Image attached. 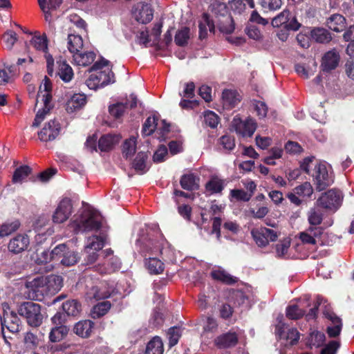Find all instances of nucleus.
Instances as JSON below:
<instances>
[{"instance_id":"42","label":"nucleus","mask_w":354,"mask_h":354,"mask_svg":"<svg viewBox=\"0 0 354 354\" xmlns=\"http://www.w3.org/2000/svg\"><path fill=\"white\" fill-rule=\"evenodd\" d=\"M225 185V181L217 177L212 178L206 184V190L210 194L220 193Z\"/></svg>"},{"instance_id":"62","label":"nucleus","mask_w":354,"mask_h":354,"mask_svg":"<svg viewBox=\"0 0 354 354\" xmlns=\"http://www.w3.org/2000/svg\"><path fill=\"white\" fill-rule=\"evenodd\" d=\"M7 305L3 306V316L1 319V322H4L6 324H19V319L17 316L16 313L13 311H8L5 308Z\"/></svg>"},{"instance_id":"15","label":"nucleus","mask_w":354,"mask_h":354,"mask_svg":"<svg viewBox=\"0 0 354 354\" xmlns=\"http://www.w3.org/2000/svg\"><path fill=\"white\" fill-rule=\"evenodd\" d=\"M72 213V204L69 199L60 201L53 216V222L62 223L66 221Z\"/></svg>"},{"instance_id":"2","label":"nucleus","mask_w":354,"mask_h":354,"mask_svg":"<svg viewBox=\"0 0 354 354\" xmlns=\"http://www.w3.org/2000/svg\"><path fill=\"white\" fill-rule=\"evenodd\" d=\"M51 82L50 80L45 77L42 81L37 93L35 106L39 107L35 118L32 123V127H37L45 119L47 114L49 113L52 105L51 101Z\"/></svg>"},{"instance_id":"57","label":"nucleus","mask_w":354,"mask_h":354,"mask_svg":"<svg viewBox=\"0 0 354 354\" xmlns=\"http://www.w3.org/2000/svg\"><path fill=\"white\" fill-rule=\"evenodd\" d=\"M3 41L6 48L10 50L17 40V34L13 30H8L3 35Z\"/></svg>"},{"instance_id":"22","label":"nucleus","mask_w":354,"mask_h":354,"mask_svg":"<svg viewBox=\"0 0 354 354\" xmlns=\"http://www.w3.org/2000/svg\"><path fill=\"white\" fill-rule=\"evenodd\" d=\"M67 250V247L65 244H60L56 246L50 252L44 251L41 252V257L38 259L41 263H47L53 259L59 260L63 258L64 254Z\"/></svg>"},{"instance_id":"37","label":"nucleus","mask_w":354,"mask_h":354,"mask_svg":"<svg viewBox=\"0 0 354 354\" xmlns=\"http://www.w3.org/2000/svg\"><path fill=\"white\" fill-rule=\"evenodd\" d=\"M69 329L67 326L61 325L50 330L49 339L51 342H59L66 337Z\"/></svg>"},{"instance_id":"47","label":"nucleus","mask_w":354,"mask_h":354,"mask_svg":"<svg viewBox=\"0 0 354 354\" xmlns=\"http://www.w3.org/2000/svg\"><path fill=\"white\" fill-rule=\"evenodd\" d=\"M145 264L150 273L159 274L164 270L163 263L156 258H149Z\"/></svg>"},{"instance_id":"14","label":"nucleus","mask_w":354,"mask_h":354,"mask_svg":"<svg viewBox=\"0 0 354 354\" xmlns=\"http://www.w3.org/2000/svg\"><path fill=\"white\" fill-rule=\"evenodd\" d=\"M61 127L56 120H50L43 129L38 132L40 140L47 142L55 139L59 134Z\"/></svg>"},{"instance_id":"38","label":"nucleus","mask_w":354,"mask_h":354,"mask_svg":"<svg viewBox=\"0 0 354 354\" xmlns=\"http://www.w3.org/2000/svg\"><path fill=\"white\" fill-rule=\"evenodd\" d=\"M48 292L53 294L58 292L62 287V278L57 275H50L46 277Z\"/></svg>"},{"instance_id":"46","label":"nucleus","mask_w":354,"mask_h":354,"mask_svg":"<svg viewBox=\"0 0 354 354\" xmlns=\"http://www.w3.org/2000/svg\"><path fill=\"white\" fill-rule=\"evenodd\" d=\"M137 150V137L132 136L126 139L122 145V153L124 155H135Z\"/></svg>"},{"instance_id":"49","label":"nucleus","mask_w":354,"mask_h":354,"mask_svg":"<svg viewBox=\"0 0 354 354\" xmlns=\"http://www.w3.org/2000/svg\"><path fill=\"white\" fill-rule=\"evenodd\" d=\"M30 171L31 169L28 166H21L16 169L12 176V182L14 183H22L28 177Z\"/></svg>"},{"instance_id":"56","label":"nucleus","mask_w":354,"mask_h":354,"mask_svg":"<svg viewBox=\"0 0 354 354\" xmlns=\"http://www.w3.org/2000/svg\"><path fill=\"white\" fill-rule=\"evenodd\" d=\"M169 341V346H175L181 336V329L179 327H171L169 329L167 333Z\"/></svg>"},{"instance_id":"33","label":"nucleus","mask_w":354,"mask_h":354,"mask_svg":"<svg viewBox=\"0 0 354 354\" xmlns=\"http://www.w3.org/2000/svg\"><path fill=\"white\" fill-rule=\"evenodd\" d=\"M57 75L64 82H69L73 77L74 73L71 66L66 61H57Z\"/></svg>"},{"instance_id":"48","label":"nucleus","mask_w":354,"mask_h":354,"mask_svg":"<svg viewBox=\"0 0 354 354\" xmlns=\"http://www.w3.org/2000/svg\"><path fill=\"white\" fill-rule=\"evenodd\" d=\"M325 342V335L319 331L312 332L308 339V344L312 347H319L323 345Z\"/></svg>"},{"instance_id":"23","label":"nucleus","mask_w":354,"mask_h":354,"mask_svg":"<svg viewBox=\"0 0 354 354\" xmlns=\"http://www.w3.org/2000/svg\"><path fill=\"white\" fill-rule=\"evenodd\" d=\"M86 103V97L84 94L75 93L68 100L66 104V110L68 113H74L82 107Z\"/></svg>"},{"instance_id":"4","label":"nucleus","mask_w":354,"mask_h":354,"mask_svg":"<svg viewBox=\"0 0 354 354\" xmlns=\"http://www.w3.org/2000/svg\"><path fill=\"white\" fill-rule=\"evenodd\" d=\"M313 177L316 188L319 191L325 189L334 182V176L330 165L326 162H320L315 165Z\"/></svg>"},{"instance_id":"35","label":"nucleus","mask_w":354,"mask_h":354,"mask_svg":"<svg viewBox=\"0 0 354 354\" xmlns=\"http://www.w3.org/2000/svg\"><path fill=\"white\" fill-rule=\"evenodd\" d=\"M104 239L98 236L88 237L84 246L85 252H98L104 247Z\"/></svg>"},{"instance_id":"16","label":"nucleus","mask_w":354,"mask_h":354,"mask_svg":"<svg viewBox=\"0 0 354 354\" xmlns=\"http://www.w3.org/2000/svg\"><path fill=\"white\" fill-rule=\"evenodd\" d=\"M135 19L141 24L150 22L153 17V10L148 3H138L133 11Z\"/></svg>"},{"instance_id":"32","label":"nucleus","mask_w":354,"mask_h":354,"mask_svg":"<svg viewBox=\"0 0 354 354\" xmlns=\"http://www.w3.org/2000/svg\"><path fill=\"white\" fill-rule=\"evenodd\" d=\"M132 156H125L126 159L129 161H132V167L137 171L143 174L146 172L149 167V162L147 160L148 156H136L133 160H131Z\"/></svg>"},{"instance_id":"12","label":"nucleus","mask_w":354,"mask_h":354,"mask_svg":"<svg viewBox=\"0 0 354 354\" xmlns=\"http://www.w3.org/2000/svg\"><path fill=\"white\" fill-rule=\"evenodd\" d=\"M30 42L35 49L45 53L48 73L50 75H52L53 73V66L54 64V59L52 55L46 52V50L48 49L46 36L45 35H35L32 37Z\"/></svg>"},{"instance_id":"28","label":"nucleus","mask_w":354,"mask_h":354,"mask_svg":"<svg viewBox=\"0 0 354 354\" xmlns=\"http://www.w3.org/2000/svg\"><path fill=\"white\" fill-rule=\"evenodd\" d=\"M322 234V230L319 227H310L306 231L299 234V239L304 244L315 245L316 238Z\"/></svg>"},{"instance_id":"41","label":"nucleus","mask_w":354,"mask_h":354,"mask_svg":"<svg viewBox=\"0 0 354 354\" xmlns=\"http://www.w3.org/2000/svg\"><path fill=\"white\" fill-rule=\"evenodd\" d=\"M83 47V40L80 35H69L68 37V48L74 55L80 52Z\"/></svg>"},{"instance_id":"64","label":"nucleus","mask_w":354,"mask_h":354,"mask_svg":"<svg viewBox=\"0 0 354 354\" xmlns=\"http://www.w3.org/2000/svg\"><path fill=\"white\" fill-rule=\"evenodd\" d=\"M229 6L235 14L241 15L245 10V4L242 0H232L229 1Z\"/></svg>"},{"instance_id":"39","label":"nucleus","mask_w":354,"mask_h":354,"mask_svg":"<svg viewBox=\"0 0 354 354\" xmlns=\"http://www.w3.org/2000/svg\"><path fill=\"white\" fill-rule=\"evenodd\" d=\"M158 125V117L156 115H153L152 116H149L145 120L143 127H142V134L145 136H150L151 135L156 129Z\"/></svg>"},{"instance_id":"58","label":"nucleus","mask_w":354,"mask_h":354,"mask_svg":"<svg viewBox=\"0 0 354 354\" xmlns=\"http://www.w3.org/2000/svg\"><path fill=\"white\" fill-rule=\"evenodd\" d=\"M304 315V311L296 305L289 306L286 308V317L290 319H298Z\"/></svg>"},{"instance_id":"5","label":"nucleus","mask_w":354,"mask_h":354,"mask_svg":"<svg viewBox=\"0 0 354 354\" xmlns=\"http://www.w3.org/2000/svg\"><path fill=\"white\" fill-rule=\"evenodd\" d=\"M18 313L25 317L28 324L31 326H39L42 323L43 316L41 313L39 304L32 301H26L21 304Z\"/></svg>"},{"instance_id":"31","label":"nucleus","mask_w":354,"mask_h":354,"mask_svg":"<svg viewBox=\"0 0 354 354\" xmlns=\"http://www.w3.org/2000/svg\"><path fill=\"white\" fill-rule=\"evenodd\" d=\"M222 100L226 109H232L240 102V96L235 91L225 90L222 93Z\"/></svg>"},{"instance_id":"30","label":"nucleus","mask_w":354,"mask_h":354,"mask_svg":"<svg viewBox=\"0 0 354 354\" xmlns=\"http://www.w3.org/2000/svg\"><path fill=\"white\" fill-rule=\"evenodd\" d=\"M21 226L18 219L8 220L0 226V237L8 236L17 232Z\"/></svg>"},{"instance_id":"17","label":"nucleus","mask_w":354,"mask_h":354,"mask_svg":"<svg viewBox=\"0 0 354 354\" xmlns=\"http://www.w3.org/2000/svg\"><path fill=\"white\" fill-rule=\"evenodd\" d=\"M138 103L137 97L134 94H131L125 103L118 102L109 106V111L110 114L115 118H120L124 113L128 106L133 109L136 106Z\"/></svg>"},{"instance_id":"20","label":"nucleus","mask_w":354,"mask_h":354,"mask_svg":"<svg viewBox=\"0 0 354 354\" xmlns=\"http://www.w3.org/2000/svg\"><path fill=\"white\" fill-rule=\"evenodd\" d=\"M119 134H105L98 140V147L102 152H109L120 142Z\"/></svg>"},{"instance_id":"59","label":"nucleus","mask_w":354,"mask_h":354,"mask_svg":"<svg viewBox=\"0 0 354 354\" xmlns=\"http://www.w3.org/2000/svg\"><path fill=\"white\" fill-rule=\"evenodd\" d=\"M290 12L288 10H283L274 18H273L272 21V25L274 27H280L281 26H286V23L288 22V19H289Z\"/></svg>"},{"instance_id":"53","label":"nucleus","mask_w":354,"mask_h":354,"mask_svg":"<svg viewBox=\"0 0 354 354\" xmlns=\"http://www.w3.org/2000/svg\"><path fill=\"white\" fill-rule=\"evenodd\" d=\"M79 259L80 257L77 253L67 250L61 259V263L64 266H71L76 263Z\"/></svg>"},{"instance_id":"50","label":"nucleus","mask_w":354,"mask_h":354,"mask_svg":"<svg viewBox=\"0 0 354 354\" xmlns=\"http://www.w3.org/2000/svg\"><path fill=\"white\" fill-rule=\"evenodd\" d=\"M207 29L210 32H213L214 30V26L213 23L205 15L203 21L199 24V37L201 39H204L207 35Z\"/></svg>"},{"instance_id":"63","label":"nucleus","mask_w":354,"mask_h":354,"mask_svg":"<svg viewBox=\"0 0 354 354\" xmlns=\"http://www.w3.org/2000/svg\"><path fill=\"white\" fill-rule=\"evenodd\" d=\"M253 106L259 118H263L266 116L268 113V107L265 102L254 100L253 102Z\"/></svg>"},{"instance_id":"3","label":"nucleus","mask_w":354,"mask_h":354,"mask_svg":"<svg viewBox=\"0 0 354 354\" xmlns=\"http://www.w3.org/2000/svg\"><path fill=\"white\" fill-rule=\"evenodd\" d=\"M101 216L95 210L85 209L79 218L74 220L71 227L76 233L80 232L97 231L101 227Z\"/></svg>"},{"instance_id":"54","label":"nucleus","mask_w":354,"mask_h":354,"mask_svg":"<svg viewBox=\"0 0 354 354\" xmlns=\"http://www.w3.org/2000/svg\"><path fill=\"white\" fill-rule=\"evenodd\" d=\"M294 192L299 196L301 197H309L313 192V187L309 183H304L294 189Z\"/></svg>"},{"instance_id":"26","label":"nucleus","mask_w":354,"mask_h":354,"mask_svg":"<svg viewBox=\"0 0 354 354\" xmlns=\"http://www.w3.org/2000/svg\"><path fill=\"white\" fill-rule=\"evenodd\" d=\"M326 317L330 319L332 322V326H329L327 328V333L330 337H335L338 336L342 330V321L335 314L333 313L326 312L324 313Z\"/></svg>"},{"instance_id":"24","label":"nucleus","mask_w":354,"mask_h":354,"mask_svg":"<svg viewBox=\"0 0 354 354\" xmlns=\"http://www.w3.org/2000/svg\"><path fill=\"white\" fill-rule=\"evenodd\" d=\"M238 342V337L235 333H227L218 336L215 340V345L219 348H227L234 346Z\"/></svg>"},{"instance_id":"36","label":"nucleus","mask_w":354,"mask_h":354,"mask_svg":"<svg viewBox=\"0 0 354 354\" xmlns=\"http://www.w3.org/2000/svg\"><path fill=\"white\" fill-rule=\"evenodd\" d=\"M73 60L77 65L86 66L91 64L95 58L93 52L80 53L77 52L73 55Z\"/></svg>"},{"instance_id":"10","label":"nucleus","mask_w":354,"mask_h":354,"mask_svg":"<svg viewBox=\"0 0 354 354\" xmlns=\"http://www.w3.org/2000/svg\"><path fill=\"white\" fill-rule=\"evenodd\" d=\"M342 198L343 196L340 191L332 189L322 194L317 203L325 209L337 210L341 205Z\"/></svg>"},{"instance_id":"21","label":"nucleus","mask_w":354,"mask_h":354,"mask_svg":"<svg viewBox=\"0 0 354 354\" xmlns=\"http://www.w3.org/2000/svg\"><path fill=\"white\" fill-rule=\"evenodd\" d=\"M339 58V53L335 49L326 52L322 57L323 71H330L335 69L338 66Z\"/></svg>"},{"instance_id":"40","label":"nucleus","mask_w":354,"mask_h":354,"mask_svg":"<svg viewBox=\"0 0 354 354\" xmlns=\"http://www.w3.org/2000/svg\"><path fill=\"white\" fill-rule=\"evenodd\" d=\"M163 344L159 337H153L147 345L146 354H162Z\"/></svg>"},{"instance_id":"1","label":"nucleus","mask_w":354,"mask_h":354,"mask_svg":"<svg viewBox=\"0 0 354 354\" xmlns=\"http://www.w3.org/2000/svg\"><path fill=\"white\" fill-rule=\"evenodd\" d=\"M90 71L93 73L87 78L85 84L91 90H97L115 82L109 61L104 59L95 62Z\"/></svg>"},{"instance_id":"29","label":"nucleus","mask_w":354,"mask_h":354,"mask_svg":"<svg viewBox=\"0 0 354 354\" xmlns=\"http://www.w3.org/2000/svg\"><path fill=\"white\" fill-rule=\"evenodd\" d=\"M212 277L227 284H233L237 281V278L232 276L221 267L214 268L211 272Z\"/></svg>"},{"instance_id":"6","label":"nucleus","mask_w":354,"mask_h":354,"mask_svg":"<svg viewBox=\"0 0 354 354\" xmlns=\"http://www.w3.org/2000/svg\"><path fill=\"white\" fill-rule=\"evenodd\" d=\"M44 277H37L26 283L27 297L30 299L41 300L48 294L47 281Z\"/></svg>"},{"instance_id":"13","label":"nucleus","mask_w":354,"mask_h":354,"mask_svg":"<svg viewBox=\"0 0 354 354\" xmlns=\"http://www.w3.org/2000/svg\"><path fill=\"white\" fill-rule=\"evenodd\" d=\"M29 245L28 236L26 234H18L10 240L8 244V250L12 254H18L26 251Z\"/></svg>"},{"instance_id":"61","label":"nucleus","mask_w":354,"mask_h":354,"mask_svg":"<svg viewBox=\"0 0 354 354\" xmlns=\"http://www.w3.org/2000/svg\"><path fill=\"white\" fill-rule=\"evenodd\" d=\"M189 30L185 28L177 32L175 36V42L178 46H184L187 43L189 38Z\"/></svg>"},{"instance_id":"11","label":"nucleus","mask_w":354,"mask_h":354,"mask_svg":"<svg viewBox=\"0 0 354 354\" xmlns=\"http://www.w3.org/2000/svg\"><path fill=\"white\" fill-rule=\"evenodd\" d=\"M244 187L247 191L241 189H234L230 191L231 201L235 199L238 201H249L254 194L257 189L256 183L250 179L243 180L241 181Z\"/></svg>"},{"instance_id":"27","label":"nucleus","mask_w":354,"mask_h":354,"mask_svg":"<svg viewBox=\"0 0 354 354\" xmlns=\"http://www.w3.org/2000/svg\"><path fill=\"white\" fill-rule=\"evenodd\" d=\"M328 28L335 32L343 31L346 28V19L341 15L334 14L327 19Z\"/></svg>"},{"instance_id":"60","label":"nucleus","mask_w":354,"mask_h":354,"mask_svg":"<svg viewBox=\"0 0 354 354\" xmlns=\"http://www.w3.org/2000/svg\"><path fill=\"white\" fill-rule=\"evenodd\" d=\"M204 122L211 128H215L218 124V116L212 111H207L204 113Z\"/></svg>"},{"instance_id":"55","label":"nucleus","mask_w":354,"mask_h":354,"mask_svg":"<svg viewBox=\"0 0 354 354\" xmlns=\"http://www.w3.org/2000/svg\"><path fill=\"white\" fill-rule=\"evenodd\" d=\"M216 320L212 317H205L203 319V328L205 333H214L217 330Z\"/></svg>"},{"instance_id":"43","label":"nucleus","mask_w":354,"mask_h":354,"mask_svg":"<svg viewBox=\"0 0 354 354\" xmlns=\"http://www.w3.org/2000/svg\"><path fill=\"white\" fill-rule=\"evenodd\" d=\"M62 308L68 315L76 316L81 311V305L77 300H68L63 303Z\"/></svg>"},{"instance_id":"18","label":"nucleus","mask_w":354,"mask_h":354,"mask_svg":"<svg viewBox=\"0 0 354 354\" xmlns=\"http://www.w3.org/2000/svg\"><path fill=\"white\" fill-rule=\"evenodd\" d=\"M113 289L112 288H106L104 283H100L98 286H93L89 288L86 291V298L88 299H102L108 298L111 296Z\"/></svg>"},{"instance_id":"34","label":"nucleus","mask_w":354,"mask_h":354,"mask_svg":"<svg viewBox=\"0 0 354 354\" xmlns=\"http://www.w3.org/2000/svg\"><path fill=\"white\" fill-rule=\"evenodd\" d=\"M199 179L193 174H184L180 179V183L184 189L192 191L197 189L199 187Z\"/></svg>"},{"instance_id":"52","label":"nucleus","mask_w":354,"mask_h":354,"mask_svg":"<svg viewBox=\"0 0 354 354\" xmlns=\"http://www.w3.org/2000/svg\"><path fill=\"white\" fill-rule=\"evenodd\" d=\"M322 214L318 209H311L308 213V221L311 227H317L322 223Z\"/></svg>"},{"instance_id":"7","label":"nucleus","mask_w":354,"mask_h":354,"mask_svg":"<svg viewBox=\"0 0 354 354\" xmlns=\"http://www.w3.org/2000/svg\"><path fill=\"white\" fill-rule=\"evenodd\" d=\"M283 315H279L277 317V324L275 326V333L280 339L286 340V346L297 344L299 339V333L295 328H290L285 331V324L283 322Z\"/></svg>"},{"instance_id":"44","label":"nucleus","mask_w":354,"mask_h":354,"mask_svg":"<svg viewBox=\"0 0 354 354\" xmlns=\"http://www.w3.org/2000/svg\"><path fill=\"white\" fill-rule=\"evenodd\" d=\"M312 38L319 43H328L331 40L330 34L324 28H315L311 32Z\"/></svg>"},{"instance_id":"19","label":"nucleus","mask_w":354,"mask_h":354,"mask_svg":"<svg viewBox=\"0 0 354 354\" xmlns=\"http://www.w3.org/2000/svg\"><path fill=\"white\" fill-rule=\"evenodd\" d=\"M121 262L116 257H111L103 263H98L94 269L101 274H111L120 268Z\"/></svg>"},{"instance_id":"25","label":"nucleus","mask_w":354,"mask_h":354,"mask_svg":"<svg viewBox=\"0 0 354 354\" xmlns=\"http://www.w3.org/2000/svg\"><path fill=\"white\" fill-rule=\"evenodd\" d=\"M94 327V323L88 319L81 320L75 324L73 328L74 333L83 338L91 336Z\"/></svg>"},{"instance_id":"45","label":"nucleus","mask_w":354,"mask_h":354,"mask_svg":"<svg viewBox=\"0 0 354 354\" xmlns=\"http://www.w3.org/2000/svg\"><path fill=\"white\" fill-rule=\"evenodd\" d=\"M111 308L109 301H102L95 305L91 313V317L93 319H97L104 315Z\"/></svg>"},{"instance_id":"51","label":"nucleus","mask_w":354,"mask_h":354,"mask_svg":"<svg viewBox=\"0 0 354 354\" xmlns=\"http://www.w3.org/2000/svg\"><path fill=\"white\" fill-rule=\"evenodd\" d=\"M259 3L264 11H274L281 6V0H260Z\"/></svg>"},{"instance_id":"9","label":"nucleus","mask_w":354,"mask_h":354,"mask_svg":"<svg viewBox=\"0 0 354 354\" xmlns=\"http://www.w3.org/2000/svg\"><path fill=\"white\" fill-rule=\"evenodd\" d=\"M251 234L258 246L265 247L268 245L270 242L275 241L279 233L277 230L261 227L252 229Z\"/></svg>"},{"instance_id":"8","label":"nucleus","mask_w":354,"mask_h":354,"mask_svg":"<svg viewBox=\"0 0 354 354\" xmlns=\"http://www.w3.org/2000/svg\"><path fill=\"white\" fill-rule=\"evenodd\" d=\"M231 127L232 130L242 137H251L257 129V123L254 119L250 118L243 120L236 115L232 121Z\"/></svg>"}]
</instances>
